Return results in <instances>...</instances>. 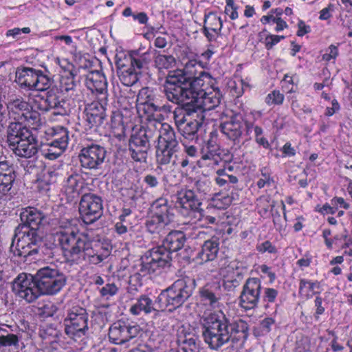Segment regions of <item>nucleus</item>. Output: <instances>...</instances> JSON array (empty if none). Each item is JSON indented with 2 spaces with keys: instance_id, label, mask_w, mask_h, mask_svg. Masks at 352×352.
<instances>
[{
  "instance_id": "f257e3e1",
  "label": "nucleus",
  "mask_w": 352,
  "mask_h": 352,
  "mask_svg": "<svg viewBox=\"0 0 352 352\" xmlns=\"http://www.w3.org/2000/svg\"><path fill=\"white\" fill-rule=\"evenodd\" d=\"M204 342L213 351L219 350L230 340H245L248 324L241 319L231 321L222 311L205 314L201 319Z\"/></svg>"
},
{
  "instance_id": "f03ea898",
  "label": "nucleus",
  "mask_w": 352,
  "mask_h": 352,
  "mask_svg": "<svg viewBox=\"0 0 352 352\" xmlns=\"http://www.w3.org/2000/svg\"><path fill=\"white\" fill-rule=\"evenodd\" d=\"M185 242V234L180 231L170 232L162 245L148 250L142 258L138 274L142 276L157 273L170 264L171 253L182 249Z\"/></svg>"
},
{
  "instance_id": "7ed1b4c3",
  "label": "nucleus",
  "mask_w": 352,
  "mask_h": 352,
  "mask_svg": "<svg viewBox=\"0 0 352 352\" xmlns=\"http://www.w3.org/2000/svg\"><path fill=\"white\" fill-rule=\"evenodd\" d=\"M8 142L10 148L19 157L30 158L38 152V142L36 136L21 122L10 124Z\"/></svg>"
},
{
  "instance_id": "20e7f679",
  "label": "nucleus",
  "mask_w": 352,
  "mask_h": 352,
  "mask_svg": "<svg viewBox=\"0 0 352 352\" xmlns=\"http://www.w3.org/2000/svg\"><path fill=\"white\" fill-rule=\"evenodd\" d=\"M195 280L186 276L175 281L171 286L163 290L157 297L159 307L170 311L179 307L192 295Z\"/></svg>"
},
{
  "instance_id": "39448f33",
  "label": "nucleus",
  "mask_w": 352,
  "mask_h": 352,
  "mask_svg": "<svg viewBox=\"0 0 352 352\" xmlns=\"http://www.w3.org/2000/svg\"><path fill=\"white\" fill-rule=\"evenodd\" d=\"M160 131L156 146V162L159 165L176 164L179 142L173 129L168 124L157 122Z\"/></svg>"
},
{
  "instance_id": "423d86ee",
  "label": "nucleus",
  "mask_w": 352,
  "mask_h": 352,
  "mask_svg": "<svg viewBox=\"0 0 352 352\" xmlns=\"http://www.w3.org/2000/svg\"><path fill=\"white\" fill-rule=\"evenodd\" d=\"M69 258L77 265H98L107 258L110 250L100 241L89 240L85 235Z\"/></svg>"
},
{
  "instance_id": "0eeeda50",
  "label": "nucleus",
  "mask_w": 352,
  "mask_h": 352,
  "mask_svg": "<svg viewBox=\"0 0 352 352\" xmlns=\"http://www.w3.org/2000/svg\"><path fill=\"white\" fill-rule=\"evenodd\" d=\"M166 98L175 104L192 103L194 93L189 89V82L180 69L171 71L164 83Z\"/></svg>"
},
{
  "instance_id": "6e6552de",
  "label": "nucleus",
  "mask_w": 352,
  "mask_h": 352,
  "mask_svg": "<svg viewBox=\"0 0 352 352\" xmlns=\"http://www.w3.org/2000/svg\"><path fill=\"white\" fill-rule=\"evenodd\" d=\"M42 242L43 235L39 230L31 229L28 226H19L15 230L10 248L12 250L16 243V254L26 257L37 253L38 247Z\"/></svg>"
},
{
  "instance_id": "1a4fd4ad",
  "label": "nucleus",
  "mask_w": 352,
  "mask_h": 352,
  "mask_svg": "<svg viewBox=\"0 0 352 352\" xmlns=\"http://www.w3.org/2000/svg\"><path fill=\"white\" fill-rule=\"evenodd\" d=\"M35 276L42 295H55L67 283V277L62 272L50 266L39 269Z\"/></svg>"
},
{
  "instance_id": "9d476101",
  "label": "nucleus",
  "mask_w": 352,
  "mask_h": 352,
  "mask_svg": "<svg viewBox=\"0 0 352 352\" xmlns=\"http://www.w3.org/2000/svg\"><path fill=\"white\" fill-rule=\"evenodd\" d=\"M152 126L141 127L133 130L129 142V151L131 157L135 162H146L148 151L150 149V140L153 137Z\"/></svg>"
},
{
  "instance_id": "9b49d317",
  "label": "nucleus",
  "mask_w": 352,
  "mask_h": 352,
  "mask_svg": "<svg viewBox=\"0 0 352 352\" xmlns=\"http://www.w3.org/2000/svg\"><path fill=\"white\" fill-rule=\"evenodd\" d=\"M156 96L149 87L142 88L137 96L136 107L140 116H146L149 126L157 128V122H160V107L155 104Z\"/></svg>"
},
{
  "instance_id": "f8f14e48",
  "label": "nucleus",
  "mask_w": 352,
  "mask_h": 352,
  "mask_svg": "<svg viewBox=\"0 0 352 352\" xmlns=\"http://www.w3.org/2000/svg\"><path fill=\"white\" fill-rule=\"evenodd\" d=\"M65 332L76 340L85 334L88 329V314L85 309L76 306L69 309L65 319Z\"/></svg>"
},
{
  "instance_id": "ddd939ff",
  "label": "nucleus",
  "mask_w": 352,
  "mask_h": 352,
  "mask_svg": "<svg viewBox=\"0 0 352 352\" xmlns=\"http://www.w3.org/2000/svg\"><path fill=\"white\" fill-rule=\"evenodd\" d=\"M30 101L35 109L47 112L53 110L55 116H64L67 113L66 102L53 91L50 90L45 97L39 94L30 96Z\"/></svg>"
},
{
  "instance_id": "4468645a",
  "label": "nucleus",
  "mask_w": 352,
  "mask_h": 352,
  "mask_svg": "<svg viewBox=\"0 0 352 352\" xmlns=\"http://www.w3.org/2000/svg\"><path fill=\"white\" fill-rule=\"evenodd\" d=\"M79 212L83 222L91 224L98 220L103 214L102 198L94 193H86L81 197Z\"/></svg>"
},
{
  "instance_id": "2eb2a0df",
  "label": "nucleus",
  "mask_w": 352,
  "mask_h": 352,
  "mask_svg": "<svg viewBox=\"0 0 352 352\" xmlns=\"http://www.w3.org/2000/svg\"><path fill=\"white\" fill-rule=\"evenodd\" d=\"M57 241L65 256L69 258L85 235L80 233L70 222L61 223L56 234Z\"/></svg>"
},
{
  "instance_id": "dca6fc26",
  "label": "nucleus",
  "mask_w": 352,
  "mask_h": 352,
  "mask_svg": "<svg viewBox=\"0 0 352 352\" xmlns=\"http://www.w3.org/2000/svg\"><path fill=\"white\" fill-rule=\"evenodd\" d=\"M12 290L19 297L28 302L34 301L42 295L37 286L36 276L31 274H19L13 283Z\"/></svg>"
},
{
  "instance_id": "f3484780",
  "label": "nucleus",
  "mask_w": 352,
  "mask_h": 352,
  "mask_svg": "<svg viewBox=\"0 0 352 352\" xmlns=\"http://www.w3.org/2000/svg\"><path fill=\"white\" fill-rule=\"evenodd\" d=\"M106 155L107 151L104 146L91 143L81 149L79 154L80 165L87 170L99 169Z\"/></svg>"
},
{
  "instance_id": "a211bd4d",
  "label": "nucleus",
  "mask_w": 352,
  "mask_h": 352,
  "mask_svg": "<svg viewBox=\"0 0 352 352\" xmlns=\"http://www.w3.org/2000/svg\"><path fill=\"white\" fill-rule=\"evenodd\" d=\"M221 94L218 88L210 87V89L199 90L194 93L191 100L192 106L199 114L218 107L221 102Z\"/></svg>"
},
{
  "instance_id": "6ab92c4d",
  "label": "nucleus",
  "mask_w": 352,
  "mask_h": 352,
  "mask_svg": "<svg viewBox=\"0 0 352 352\" xmlns=\"http://www.w3.org/2000/svg\"><path fill=\"white\" fill-rule=\"evenodd\" d=\"M176 204L188 212V215L194 216L197 220L203 217V210L200 208L201 201L194 190L184 188L177 192Z\"/></svg>"
},
{
  "instance_id": "aec40b11",
  "label": "nucleus",
  "mask_w": 352,
  "mask_h": 352,
  "mask_svg": "<svg viewBox=\"0 0 352 352\" xmlns=\"http://www.w3.org/2000/svg\"><path fill=\"white\" fill-rule=\"evenodd\" d=\"M261 287L260 279L248 278L240 295V306L245 310L256 307L260 300Z\"/></svg>"
},
{
  "instance_id": "412c9836",
  "label": "nucleus",
  "mask_w": 352,
  "mask_h": 352,
  "mask_svg": "<svg viewBox=\"0 0 352 352\" xmlns=\"http://www.w3.org/2000/svg\"><path fill=\"white\" fill-rule=\"evenodd\" d=\"M141 330L138 324H126L122 321L114 322L109 329L111 342L122 344L138 336Z\"/></svg>"
},
{
  "instance_id": "4be33fe9",
  "label": "nucleus",
  "mask_w": 352,
  "mask_h": 352,
  "mask_svg": "<svg viewBox=\"0 0 352 352\" xmlns=\"http://www.w3.org/2000/svg\"><path fill=\"white\" fill-rule=\"evenodd\" d=\"M207 234L201 230H197L194 235V239H204V243L201 246V250L198 252L196 258L200 260V263H206L214 261L218 254L219 250V240L217 236L206 239Z\"/></svg>"
},
{
  "instance_id": "5701e85b",
  "label": "nucleus",
  "mask_w": 352,
  "mask_h": 352,
  "mask_svg": "<svg viewBox=\"0 0 352 352\" xmlns=\"http://www.w3.org/2000/svg\"><path fill=\"white\" fill-rule=\"evenodd\" d=\"M21 223L19 226H28L31 229L39 230V227L47 223L51 218L48 213L34 207H26L20 212Z\"/></svg>"
},
{
  "instance_id": "b1692460",
  "label": "nucleus",
  "mask_w": 352,
  "mask_h": 352,
  "mask_svg": "<svg viewBox=\"0 0 352 352\" xmlns=\"http://www.w3.org/2000/svg\"><path fill=\"white\" fill-rule=\"evenodd\" d=\"M219 151V146L209 140L202 148L201 157L198 162L199 166L202 168L209 167L211 170H215L223 162Z\"/></svg>"
},
{
  "instance_id": "393cba45",
  "label": "nucleus",
  "mask_w": 352,
  "mask_h": 352,
  "mask_svg": "<svg viewBox=\"0 0 352 352\" xmlns=\"http://www.w3.org/2000/svg\"><path fill=\"white\" fill-rule=\"evenodd\" d=\"M107 102V100L103 102L98 99L86 106L85 120L89 129L98 127L103 124L106 117L104 107Z\"/></svg>"
},
{
  "instance_id": "a878e982",
  "label": "nucleus",
  "mask_w": 352,
  "mask_h": 352,
  "mask_svg": "<svg viewBox=\"0 0 352 352\" xmlns=\"http://www.w3.org/2000/svg\"><path fill=\"white\" fill-rule=\"evenodd\" d=\"M85 85L92 92L100 94L99 100H107V82L103 74L99 71H91L85 78Z\"/></svg>"
},
{
  "instance_id": "bb28decb",
  "label": "nucleus",
  "mask_w": 352,
  "mask_h": 352,
  "mask_svg": "<svg viewBox=\"0 0 352 352\" xmlns=\"http://www.w3.org/2000/svg\"><path fill=\"white\" fill-rule=\"evenodd\" d=\"M221 130L230 140L239 141L243 133L245 135V121L240 116H234L221 124Z\"/></svg>"
},
{
  "instance_id": "cd10ccee",
  "label": "nucleus",
  "mask_w": 352,
  "mask_h": 352,
  "mask_svg": "<svg viewBox=\"0 0 352 352\" xmlns=\"http://www.w3.org/2000/svg\"><path fill=\"white\" fill-rule=\"evenodd\" d=\"M199 295L202 301L213 308L219 307V301L223 296V289L218 281L206 283L199 289Z\"/></svg>"
},
{
  "instance_id": "c85d7f7f",
  "label": "nucleus",
  "mask_w": 352,
  "mask_h": 352,
  "mask_svg": "<svg viewBox=\"0 0 352 352\" xmlns=\"http://www.w3.org/2000/svg\"><path fill=\"white\" fill-rule=\"evenodd\" d=\"M204 119V115L197 112L195 116L190 117L183 125L179 126L178 130L186 139H197V131L201 126Z\"/></svg>"
},
{
  "instance_id": "c756f323",
  "label": "nucleus",
  "mask_w": 352,
  "mask_h": 352,
  "mask_svg": "<svg viewBox=\"0 0 352 352\" xmlns=\"http://www.w3.org/2000/svg\"><path fill=\"white\" fill-rule=\"evenodd\" d=\"M219 273L223 278L224 285L231 283L234 287L239 285V280L242 278V270L235 261H232L226 267H221Z\"/></svg>"
},
{
  "instance_id": "7c9ffc66",
  "label": "nucleus",
  "mask_w": 352,
  "mask_h": 352,
  "mask_svg": "<svg viewBox=\"0 0 352 352\" xmlns=\"http://www.w3.org/2000/svg\"><path fill=\"white\" fill-rule=\"evenodd\" d=\"M188 82L189 89L195 93L202 89L208 91L210 87H213L215 79L209 73L200 70L199 74L188 80Z\"/></svg>"
},
{
  "instance_id": "2f4dec72",
  "label": "nucleus",
  "mask_w": 352,
  "mask_h": 352,
  "mask_svg": "<svg viewBox=\"0 0 352 352\" xmlns=\"http://www.w3.org/2000/svg\"><path fill=\"white\" fill-rule=\"evenodd\" d=\"M37 72L38 70L30 67L19 68L16 72L15 80L21 87L33 90Z\"/></svg>"
},
{
  "instance_id": "473e14b6",
  "label": "nucleus",
  "mask_w": 352,
  "mask_h": 352,
  "mask_svg": "<svg viewBox=\"0 0 352 352\" xmlns=\"http://www.w3.org/2000/svg\"><path fill=\"white\" fill-rule=\"evenodd\" d=\"M152 214L162 219H166L167 221L170 223L173 221V214L171 212V208L168 205L167 199L159 198L156 199L151 205Z\"/></svg>"
},
{
  "instance_id": "72a5a7b5",
  "label": "nucleus",
  "mask_w": 352,
  "mask_h": 352,
  "mask_svg": "<svg viewBox=\"0 0 352 352\" xmlns=\"http://www.w3.org/2000/svg\"><path fill=\"white\" fill-rule=\"evenodd\" d=\"M131 65L129 67L134 68V70L139 72L140 75L142 69L147 65L151 60L148 52H142L141 50L132 51L129 55Z\"/></svg>"
},
{
  "instance_id": "f704fd0d",
  "label": "nucleus",
  "mask_w": 352,
  "mask_h": 352,
  "mask_svg": "<svg viewBox=\"0 0 352 352\" xmlns=\"http://www.w3.org/2000/svg\"><path fill=\"white\" fill-rule=\"evenodd\" d=\"M182 104V108L177 107L173 111V118L177 129L197 113V109L194 108L192 103L188 102Z\"/></svg>"
},
{
  "instance_id": "c9c22d12",
  "label": "nucleus",
  "mask_w": 352,
  "mask_h": 352,
  "mask_svg": "<svg viewBox=\"0 0 352 352\" xmlns=\"http://www.w3.org/2000/svg\"><path fill=\"white\" fill-rule=\"evenodd\" d=\"M169 224L166 219H162L152 214L146 221V228L151 234H162L166 232V228Z\"/></svg>"
},
{
  "instance_id": "e433bc0d",
  "label": "nucleus",
  "mask_w": 352,
  "mask_h": 352,
  "mask_svg": "<svg viewBox=\"0 0 352 352\" xmlns=\"http://www.w3.org/2000/svg\"><path fill=\"white\" fill-rule=\"evenodd\" d=\"M155 309L152 300L145 295L141 296L137 302L130 308V312L135 316L140 315L142 312L149 314Z\"/></svg>"
},
{
  "instance_id": "4c0bfd02",
  "label": "nucleus",
  "mask_w": 352,
  "mask_h": 352,
  "mask_svg": "<svg viewBox=\"0 0 352 352\" xmlns=\"http://www.w3.org/2000/svg\"><path fill=\"white\" fill-rule=\"evenodd\" d=\"M30 104L32 105L30 100L29 102H26L22 97L19 96L11 99L8 102V109L10 111L18 114L21 118L23 116V113L25 114V111L31 107Z\"/></svg>"
},
{
  "instance_id": "58836bf2",
  "label": "nucleus",
  "mask_w": 352,
  "mask_h": 352,
  "mask_svg": "<svg viewBox=\"0 0 352 352\" xmlns=\"http://www.w3.org/2000/svg\"><path fill=\"white\" fill-rule=\"evenodd\" d=\"M252 131L254 132L256 142L267 148L270 146V144L268 140L263 136V129L258 125H254L253 122L245 121V135L250 136Z\"/></svg>"
},
{
  "instance_id": "ea45409f",
  "label": "nucleus",
  "mask_w": 352,
  "mask_h": 352,
  "mask_svg": "<svg viewBox=\"0 0 352 352\" xmlns=\"http://www.w3.org/2000/svg\"><path fill=\"white\" fill-rule=\"evenodd\" d=\"M194 188L195 193L198 195L200 199L212 195V182L206 177L197 179L195 183Z\"/></svg>"
},
{
  "instance_id": "a19ab883",
  "label": "nucleus",
  "mask_w": 352,
  "mask_h": 352,
  "mask_svg": "<svg viewBox=\"0 0 352 352\" xmlns=\"http://www.w3.org/2000/svg\"><path fill=\"white\" fill-rule=\"evenodd\" d=\"M119 78L125 86H132L139 80V72L134 70V68L122 67L119 72Z\"/></svg>"
},
{
  "instance_id": "79ce46f5",
  "label": "nucleus",
  "mask_w": 352,
  "mask_h": 352,
  "mask_svg": "<svg viewBox=\"0 0 352 352\" xmlns=\"http://www.w3.org/2000/svg\"><path fill=\"white\" fill-rule=\"evenodd\" d=\"M214 171L217 174L214 181L220 187L229 188L230 184H234L238 182L237 177L234 175L228 174L224 168H218Z\"/></svg>"
},
{
  "instance_id": "37998d69",
  "label": "nucleus",
  "mask_w": 352,
  "mask_h": 352,
  "mask_svg": "<svg viewBox=\"0 0 352 352\" xmlns=\"http://www.w3.org/2000/svg\"><path fill=\"white\" fill-rule=\"evenodd\" d=\"M52 135L53 140L51 142L56 144L60 148H67L69 141V131L66 128L63 126H56L52 129Z\"/></svg>"
},
{
  "instance_id": "c03bdc74",
  "label": "nucleus",
  "mask_w": 352,
  "mask_h": 352,
  "mask_svg": "<svg viewBox=\"0 0 352 352\" xmlns=\"http://www.w3.org/2000/svg\"><path fill=\"white\" fill-rule=\"evenodd\" d=\"M204 28L210 30L215 34H220L223 27V23L220 17L210 12L205 14Z\"/></svg>"
},
{
  "instance_id": "a18cd8bd",
  "label": "nucleus",
  "mask_w": 352,
  "mask_h": 352,
  "mask_svg": "<svg viewBox=\"0 0 352 352\" xmlns=\"http://www.w3.org/2000/svg\"><path fill=\"white\" fill-rule=\"evenodd\" d=\"M65 149L63 147L60 148L56 144L50 142L42 149V155L45 158L53 160L60 157Z\"/></svg>"
},
{
  "instance_id": "49530a36",
  "label": "nucleus",
  "mask_w": 352,
  "mask_h": 352,
  "mask_svg": "<svg viewBox=\"0 0 352 352\" xmlns=\"http://www.w3.org/2000/svg\"><path fill=\"white\" fill-rule=\"evenodd\" d=\"M52 82V79L47 75L44 74L42 71L38 70L33 89L36 91L47 90Z\"/></svg>"
},
{
  "instance_id": "de8ad7c7",
  "label": "nucleus",
  "mask_w": 352,
  "mask_h": 352,
  "mask_svg": "<svg viewBox=\"0 0 352 352\" xmlns=\"http://www.w3.org/2000/svg\"><path fill=\"white\" fill-rule=\"evenodd\" d=\"M197 68L201 69V65L195 60H190L186 64L183 70H181L183 75L187 77V80L192 79L196 75L199 74Z\"/></svg>"
},
{
  "instance_id": "09e8293b",
  "label": "nucleus",
  "mask_w": 352,
  "mask_h": 352,
  "mask_svg": "<svg viewBox=\"0 0 352 352\" xmlns=\"http://www.w3.org/2000/svg\"><path fill=\"white\" fill-rule=\"evenodd\" d=\"M175 63V59L171 55L159 54L155 58V65L159 69H169Z\"/></svg>"
},
{
  "instance_id": "8fccbe9b",
  "label": "nucleus",
  "mask_w": 352,
  "mask_h": 352,
  "mask_svg": "<svg viewBox=\"0 0 352 352\" xmlns=\"http://www.w3.org/2000/svg\"><path fill=\"white\" fill-rule=\"evenodd\" d=\"M34 106L32 107L25 111V114L21 118V121L26 122L28 124L30 125H38L41 122V116L40 113L36 111L33 110Z\"/></svg>"
},
{
  "instance_id": "3c124183",
  "label": "nucleus",
  "mask_w": 352,
  "mask_h": 352,
  "mask_svg": "<svg viewBox=\"0 0 352 352\" xmlns=\"http://www.w3.org/2000/svg\"><path fill=\"white\" fill-rule=\"evenodd\" d=\"M320 287V283L318 281L311 282L306 279H301L299 285V293L305 294L309 298L311 296L309 294V291H314L315 289Z\"/></svg>"
},
{
  "instance_id": "603ef678",
  "label": "nucleus",
  "mask_w": 352,
  "mask_h": 352,
  "mask_svg": "<svg viewBox=\"0 0 352 352\" xmlns=\"http://www.w3.org/2000/svg\"><path fill=\"white\" fill-rule=\"evenodd\" d=\"M111 127L114 133L118 131V135L124 133V126L122 121V116L120 113H113L111 117Z\"/></svg>"
},
{
  "instance_id": "864d4df0",
  "label": "nucleus",
  "mask_w": 352,
  "mask_h": 352,
  "mask_svg": "<svg viewBox=\"0 0 352 352\" xmlns=\"http://www.w3.org/2000/svg\"><path fill=\"white\" fill-rule=\"evenodd\" d=\"M177 352H199L198 345L192 338L185 339L179 345Z\"/></svg>"
},
{
  "instance_id": "5fc2aeb1",
  "label": "nucleus",
  "mask_w": 352,
  "mask_h": 352,
  "mask_svg": "<svg viewBox=\"0 0 352 352\" xmlns=\"http://www.w3.org/2000/svg\"><path fill=\"white\" fill-rule=\"evenodd\" d=\"M76 86L74 80V76L72 72L65 76H63L60 78V89L63 91L68 92L72 91Z\"/></svg>"
},
{
  "instance_id": "6e6d98bb",
  "label": "nucleus",
  "mask_w": 352,
  "mask_h": 352,
  "mask_svg": "<svg viewBox=\"0 0 352 352\" xmlns=\"http://www.w3.org/2000/svg\"><path fill=\"white\" fill-rule=\"evenodd\" d=\"M15 179L16 175H0V192L3 195L8 194L12 189Z\"/></svg>"
},
{
  "instance_id": "4d7b16f0",
  "label": "nucleus",
  "mask_w": 352,
  "mask_h": 352,
  "mask_svg": "<svg viewBox=\"0 0 352 352\" xmlns=\"http://www.w3.org/2000/svg\"><path fill=\"white\" fill-rule=\"evenodd\" d=\"M19 338L15 334L8 333L0 336V348L3 346H17Z\"/></svg>"
},
{
  "instance_id": "13d9d810",
  "label": "nucleus",
  "mask_w": 352,
  "mask_h": 352,
  "mask_svg": "<svg viewBox=\"0 0 352 352\" xmlns=\"http://www.w3.org/2000/svg\"><path fill=\"white\" fill-rule=\"evenodd\" d=\"M284 100V96L279 91L274 90L265 98V102L269 104H281Z\"/></svg>"
},
{
  "instance_id": "bf43d9fd",
  "label": "nucleus",
  "mask_w": 352,
  "mask_h": 352,
  "mask_svg": "<svg viewBox=\"0 0 352 352\" xmlns=\"http://www.w3.org/2000/svg\"><path fill=\"white\" fill-rule=\"evenodd\" d=\"M118 287L114 283H107L100 289V296L106 299L113 296L117 294Z\"/></svg>"
},
{
  "instance_id": "052dcab7",
  "label": "nucleus",
  "mask_w": 352,
  "mask_h": 352,
  "mask_svg": "<svg viewBox=\"0 0 352 352\" xmlns=\"http://www.w3.org/2000/svg\"><path fill=\"white\" fill-rule=\"evenodd\" d=\"M16 175L14 166L8 161H0V175Z\"/></svg>"
},
{
  "instance_id": "680f3d73",
  "label": "nucleus",
  "mask_w": 352,
  "mask_h": 352,
  "mask_svg": "<svg viewBox=\"0 0 352 352\" xmlns=\"http://www.w3.org/2000/svg\"><path fill=\"white\" fill-rule=\"evenodd\" d=\"M282 208L283 210L284 220L282 219L279 212H276L272 214L274 224L278 230H281L284 226H285V223H284L287 221V216L285 212V205L283 202H282Z\"/></svg>"
},
{
  "instance_id": "e2e57ef3",
  "label": "nucleus",
  "mask_w": 352,
  "mask_h": 352,
  "mask_svg": "<svg viewBox=\"0 0 352 352\" xmlns=\"http://www.w3.org/2000/svg\"><path fill=\"white\" fill-rule=\"evenodd\" d=\"M256 250L261 254L265 252L276 254L277 252L276 248L269 241H265L263 243H258L256 245Z\"/></svg>"
},
{
  "instance_id": "0e129e2a",
  "label": "nucleus",
  "mask_w": 352,
  "mask_h": 352,
  "mask_svg": "<svg viewBox=\"0 0 352 352\" xmlns=\"http://www.w3.org/2000/svg\"><path fill=\"white\" fill-rule=\"evenodd\" d=\"M226 6L225 8V13L228 14L232 20L238 18L237 6L234 5L233 0H226Z\"/></svg>"
},
{
  "instance_id": "69168bd1",
  "label": "nucleus",
  "mask_w": 352,
  "mask_h": 352,
  "mask_svg": "<svg viewBox=\"0 0 352 352\" xmlns=\"http://www.w3.org/2000/svg\"><path fill=\"white\" fill-rule=\"evenodd\" d=\"M78 186V176L69 175L65 181V187L69 192H73L77 190Z\"/></svg>"
},
{
  "instance_id": "338daca9",
  "label": "nucleus",
  "mask_w": 352,
  "mask_h": 352,
  "mask_svg": "<svg viewBox=\"0 0 352 352\" xmlns=\"http://www.w3.org/2000/svg\"><path fill=\"white\" fill-rule=\"evenodd\" d=\"M332 207L334 208L336 212L340 208L349 209L350 204L344 198L335 197L331 200Z\"/></svg>"
},
{
  "instance_id": "774afa93",
  "label": "nucleus",
  "mask_w": 352,
  "mask_h": 352,
  "mask_svg": "<svg viewBox=\"0 0 352 352\" xmlns=\"http://www.w3.org/2000/svg\"><path fill=\"white\" fill-rule=\"evenodd\" d=\"M274 322V320L272 318H266L261 320L258 327L261 332V335L268 333L271 331L272 327Z\"/></svg>"
}]
</instances>
